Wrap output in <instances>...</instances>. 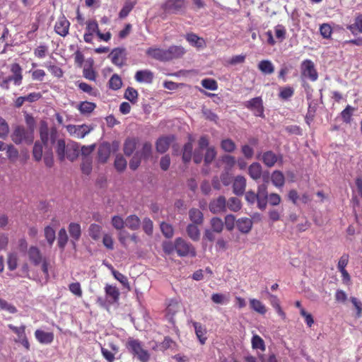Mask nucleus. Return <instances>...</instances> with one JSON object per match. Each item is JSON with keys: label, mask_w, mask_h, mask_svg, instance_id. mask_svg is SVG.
I'll return each instance as SVG.
<instances>
[{"label": "nucleus", "mask_w": 362, "mask_h": 362, "mask_svg": "<svg viewBox=\"0 0 362 362\" xmlns=\"http://www.w3.org/2000/svg\"><path fill=\"white\" fill-rule=\"evenodd\" d=\"M41 143L47 147L48 144H55V153L60 162L65 159L70 162L76 160L79 156V144L72 140L58 139L59 133L55 127L48 128L45 122L41 124L40 127Z\"/></svg>", "instance_id": "f257e3e1"}, {"label": "nucleus", "mask_w": 362, "mask_h": 362, "mask_svg": "<svg viewBox=\"0 0 362 362\" xmlns=\"http://www.w3.org/2000/svg\"><path fill=\"white\" fill-rule=\"evenodd\" d=\"M125 347L129 354L134 358H136L141 362H148L149 360V354L147 350L144 349L141 341L132 337L128 338L125 343Z\"/></svg>", "instance_id": "f03ea898"}, {"label": "nucleus", "mask_w": 362, "mask_h": 362, "mask_svg": "<svg viewBox=\"0 0 362 362\" xmlns=\"http://www.w3.org/2000/svg\"><path fill=\"white\" fill-rule=\"evenodd\" d=\"M175 252L180 257H195L197 255L196 248L192 243L178 237L175 238Z\"/></svg>", "instance_id": "7ed1b4c3"}, {"label": "nucleus", "mask_w": 362, "mask_h": 362, "mask_svg": "<svg viewBox=\"0 0 362 362\" xmlns=\"http://www.w3.org/2000/svg\"><path fill=\"white\" fill-rule=\"evenodd\" d=\"M34 136L33 131L26 130L22 126H18L14 129L11 134V140L16 144H31L33 142Z\"/></svg>", "instance_id": "20e7f679"}, {"label": "nucleus", "mask_w": 362, "mask_h": 362, "mask_svg": "<svg viewBox=\"0 0 362 362\" xmlns=\"http://www.w3.org/2000/svg\"><path fill=\"white\" fill-rule=\"evenodd\" d=\"M245 108L252 111L255 117L264 118L263 100L261 97H256L244 102Z\"/></svg>", "instance_id": "39448f33"}, {"label": "nucleus", "mask_w": 362, "mask_h": 362, "mask_svg": "<svg viewBox=\"0 0 362 362\" xmlns=\"http://www.w3.org/2000/svg\"><path fill=\"white\" fill-rule=\"evenodd\" d=\"M301 75L308 78L312 81H316L318 78V73L315 68V64L310 59H305L300 64Z\"/></svg>", "instance_id": "423d86ee"}, {"label": "nucleus", "mask_w": 362, "mask_h": 362, "mask_svg": "<svg viewBox=\"0 0 362 362\" xmlns=\"http://www.w3.org/2000/svg\"><path fill=\"white\" fill-rule=\"evenodd\" d=\"M162 9L165 13L177 14L185 9V0H166Z\"/></svg>", "instance_id": "0eeeda50"}, {"label": "nucleus", "mask_w": 362, "mask_h": 362, "mask_svg": "<svg viewBox=\"0 0 362 362\" xmlns=\"http://www.w3.org/2000/svg\"><path fill=\"white\" fill-rule=\"evenodd\" d=\"M209 210L214 214L226 213L227 210L226 197L221 195L211 200L209 203Z\"/></svg>", "instance_id": "6e6552de"}, {"label": "nucleus", "mask_w": 362, "mask_h": 362, "mask_svg": "<svg viewBox=\"0 0 362 362\" xmlns=\"http://www.w3.org/2000/svg\"><path fill=\"white\" fill-rule=\"evenodd\" d=\"M112 63L122 67L125 64L126 49L123 47H116L111 51L110 54Z\"/></svg>", "instance_id": "1a4fd4ad"}, {"label": "nucleus", "mask_w": 362, "mask_h": 362, "mask_svg": "<svg viewBox=\"0 0 362 362\" xmlns=\"http://www.w3.org/2000/svg\"><path fill=\"white\" fill-rule=\"evenodd\" d=\"M67 132L70 135H73L78 139H82L88 134L90 132V129L88 126L83 124L80 126L76 125H68L66 127Z\"/></svg>", "instance_id": "9d476101"}, {"label": "nucleus", "mask_w": 362, "mask_h": 362, "mask_svg": "<svg viewBox=\"0 0 362 362\" xmlns=\"http://www.w3.org/2000/svg\"><path fill=\"white\" fill-rule=\"evenodd\" d=\"M185 54V49L180 45H171L165 49L167 62L181 58Z\"/></svg>", "instance_id": "9b49d317"}, {"label": "nucleus", "mask_w": 362, "mask_h": 362, "mask_svg": "<svg viewBox=\"0 0 362 362\" xmlns=\"http://www.w3.org/2000/svg\"><path fill=\"white\" fill-rule=\"evenodd\" d=\"M70 22L64 16L59 17L54 25V30L60 36L65 37L68 35Z\"/></svg>", "instance_id": "f8f14e48"}, {"label": "nucleus", "mask_w": 362, "mask_h": 362, "mask_svg": "<svg viewBox=\"0 0 362 362\" xmlns=\"http://www.w3.org/2000/svg\"><path fill=\"white\" fill-rule=\"evenodd\" d=\"M146 54L151 57L153 59L158 60L161 62H167L166 54H165V49L161 47H151L146 50Z\"/></svg>", "instance_id": "ddd939ff"}, {"label": "nucleus", "mask_w": 362, "mask_h": 362, "mask_svg": "<svg viewBox=\"0 0 362 362\" xmlns=\"http://www.w3.org/2000/svg\"><path fill=\"white\" fill-rule=\"evenodd\" d=\"M138 144V137H127L123 144V153L127 156H132L136 150Z\"/></svg>", "instance_id": "4468645a"}, {"label": "nucleus", "mask_w": 362, "mask_h": 362, "mask_svg": "<svg viewBox=\"0 0 362 362\" xmlns=\"http://www.w3.org/2000/svg\"><path fill=\"white\" fill-rule=\"evenodd\" d=\"M27 255H28L30 262L34 266H38L40 263L46 261L45 258L42 255L40 250L36 246H30L28 252H27Z\"/></svg>", "instance_id": "2eb2a0df"}, {"label": "nucleus", "mask_w": 362, "mask_h": 362, "mask_svg": "<svg viewBox=\"0 0 362 362\" xmlns=\"http://www.w3.org/2000/svg\"><path fill=\"white\" fill-rule=\"evenodd\" d=\"M11 72L12 75L8 76V78L12 80L16 86H21L23 80L21 66L18 63H13L11 65Z\"/></svg>", "instance_id": "dca6fc26"}, {"label": "nucleus", "mask_w": 362, "mask_h": 362, "mask_svg": "<svg viewBox=\"0 0 362 362\" xmlns=\"http://www.w3.org/2000/svg\"><path fill=\"white\" fill-rule=\"evenodd\" d=\"M34 336L38 343L44 345L51 344L54 339V334L53 332H45L42 329H36L34 332Z\"/></svg>", "instance_id": "f3484780"}, {"label": "nucleus", "mask_w": 362, "mask_h": 362, "mask_svg": "<svg viewBox=\"0 0 362 362\" xmlns=\"http://www.w3.org/2000/svg\"><path fill=\"white\" fill-rule=\"evenodd\" d=\"M174 140L173 136H166L158 138L156 141V150L160 153H166L170 148L171 142Z\"/></svg>", "instance_id": "a211bd4d"}, {"label": "nucleus", "mask_w": 362, "mask_h": 362, "mask_svg": "<svg viewBox=\"0 0 362 362\" xmlns=\"http://www.w3.org/2000/svg\"><path fill=\"white\" fill-rule=\"evenodd\" d=\"M246 187V180L245 177L238 175L235 177L233 182V192L237 196L243 195Z\"/></svg>", "instance_id": "6ab92c4d"}, {"label": "nucleus", "mask_w": 362, "mask_h": 362, "mask_svg": "<svg viewBox=\"0 0 362 362\" xmlns=\"http://www.w3.org/2000/svg\"><path fill=\"white\" fill-rule=\"evenodd\" d=\"M279 160H282L281 156H277L272 151H267L262 153V160L267 168L274 167Z\"/></svg>", "instance_id": "aec40b11"}, {"label": "nucleus", "mask_w": 362, "mask_h": 362, "mask_svg": "<svg viewBox=\"0 0 362 362\" xmlns=\"http://www.w3.org/2000/svg\"><path fill=\"white\" fill-rule=\"evenodd\" d=\"M97 153L98 160L102 163H106L111 153L110 144L107 142L100 144L99 148H98Z\"/></svg>", "instance_id": "412c9836"}, {"label": "nucleus", "mask_w": 362, "mask_h": 362, "mask_svg": "<svg viewBox=\"0 0 362 362\" xmlns=\"http://www.w3.org/2000/svg\"><path fill=\"white\" fill-rule=\"evenodd\" d=\"M134 156L142 158L145 161L149 160L152 156V144L149 141L144 142L141 149L137 150Z\"/></svg>", "instance_id": "4be33fe9"}, {"label": "nucleus", "mask_w": 362, "mask_h": 362, "mask_svg": "<svg viewBox=\"0 0 362 362\" xmlns=\"http://www.w3.org/2000/svg\"><path fill=\"white\" fill-rule=\"evenodd\" d=\"M104 290L105 293H106V297L108 303H115L118 302L119 292L116 286H112L110 284H106V286H105Z\"/></svg>", "instance_id": "5701e85b"}, {"label": "nucleus", "mask_w": 362, "mask_h": 362, "mask_svg": "<svg viewBox=\"0 0 362 362\" xmlns=\"http://www.w3.org/2000/svg\"><path fill=\"white\" fill-rule=\"evenodd\" d=\"M236 226L238 230L241 233L248 234L252 228V219L245 217L238 218L236 221Z\"/></svg>", "instance_id": "b1692460"}, {"label": "nucleus", "mask_w": 362, "mask_h": 362, "mask_svg": "<svg viewBox=\"0 0 362 362\" xmlns=\"http://www.w3.org/2000/svg\"><path fill=\"white\" fill-rule=\"evenodd\" d=\"M189 218L194 225H202L204 222V214L199 209L192 208L189 210Z\"/></svg>", "instance_id": "393cba45"}, {"label": "nucleus", "mask_w": 362, "mask_h": 362, "mask_svg": "<svg viewBox=\"0 0 362 362\" xmlns=\"http://www.w3.org/2000/svg\"><path fill=\"white\" fill-rule=\"evenodd\" d=\"M134 78L139 83H151L153 81V73L148 70L138 71L134 75Z\"/></svg>", "instance_id": "a878e982"}, {"label": "nucleus", "mask_w": 362, "mask_h": 362, "mask_svg": "<svg viewBox=\"0 0 362 362\" xmlns=\"http://www.w3.org/2000/svg\"><path fill=\"white\" fill-rule=\"evenodd\" d=\"M248 175L255 180H259L262 175V167L257 162H253L248 167Z\"/></svg>", "instance_id": "bb28decb"}, {"label": "nucleus", "mask_w": 362, "mask_h": 362, "mask_svg": "<svg viewBox=\"0 0 362 362\" xmlns=\"http://www.w3.org/2000/svg\"><path fill=\"white\" fill-rule=\"evenodd\" d=\"M258 69L264 75H270L274 72V66L269 59H263L259 62Z\"/></svg>", "instance_id": "cd10ccee"}, {"label": "nucleus", "mask_w": 362, "mask_h": 362, "mask_svg": "<svg viewBox=\"0 0 362 362\" xmlns=\"http://www.w3.org/2000/svg\"><path fill=\"white\" fill-rule=\"evenodd\" d=\"M271 181L274 186L281 188L285 184V177L281 170H275L271 175Z\"/></svg>", "instance_id": "c85d7f7f"}, {"label": "nucleus", "mask_w": 362, "mask_h": 362, "mask_svg": "<svg viewBox=\"0 0 362 362\" xmlns=\"http://www.w3.org/2000/svg\"><path fill=\"white\" fill-rule=\"evenodd\" d=\"M141 221L136 215H129L125 219V226L132 230H136L140 227Z\"/></svg>", "instance_id": "c756f323"}, {"label": "nucleus", "mask_w": 362, "mask_h": 362, "mask_svg": "<svg viewBox=\"0 0 362 362\" xmlns=\"http://www.w3.org/2000/svg\"><path fill=\"white\" fill-rule=\"evenodd\" d=\"M198 225L189 224L186 227V233H187L188 237L193 241H197L200 238V230L197 228Z\"/></svg>", "instance_id": "7c9ffc66"}, {"label": "nucleus", "mask_w": 362, "mask_h": 362, "mask_svg": "<svg viewBox=\"0 0 362 362\" xmlns=\"http://www.w3.org/2000/svg\"><path fill=\"white\" fill-rule=\"evenodd\" d=\"M211 230L216 231V233L220 234L223 230V221L217 216L212 217L210 220Z\"/></svg>", "instance_id": "2f4dec72"}, {"label": "nucleus", "mask_w": 362, "mask_h": 362, "mask_svg": "<svg viewBox=\"0 0 362 362\" xmlns=\"http://www.w3.org/2000/svg\"><path fill=\"white\" fill-rule=\"evenodd\" d=\"M241 201L237 197H230L226 201V209L230 211L238 212L241 209Z\"/></svg>", "instance_id": "473e14b6"}, {"label": "nucleus", "mask_w": 362, "mask_h": 362, "mask_svg": "<svg viewBox=\"0 0 362 362\" xmlns=\"http://www.w3.org/2000/svg\"><path fill=\"white\" fill-rule=\"evenodd\" d=\"M192 325L194 327V329H195V333L197 339H199V342L201 344H204L206 341V329L205 328L202 326V325L199 322H193Z\"/></svg>", "instance_id": "72a5a7b5"}, {"label": "nucleus", "mask_w": 362, "mask_h": 362, "mask_svg": "<svg viewBox=\"0 0 362 362\" xmlns=\"http://www.w3.org/2000/svg\"><path fill=\"white\" fill-rule=\"evenodd\" d=\"M68 231H69L71 238L75 241L78 240L81 236V225L77 223H71L68 226Z\"/></svg>", "instance_id": "f704fd0d"}, {"label": "nucleus", "mask_w": 362, "mask_h": 362, "mask_svg": "<svg viewBox=\"0 0 362 362\" xmlns=\"http://www.w3.org/2000/svg\"><path fill=\"white\" fill-rule=\"evenodd\" d=\"M192 143L191 141H189L185 144L184 148H182V162L188 163L190 161L192 157Z\"/></svg>", "instance_id": "c9c22d12"}, {"label": "nucleus", "mask_w": 362, "mask_h": 362, "mask_svg": "<svg viewBox=\"0 0 362 362\" xmlns=\"http://www.w3.org/2000/svg\"><path fill=\"white\" fill-rule=\"evenodd\" d=\"M355 111V107L348 105L344 110L341 112V117L342 122L349 124L351 122L353 113Z\"/></svg>", "instance_id": "e433bc0d"}, {"label": "nucleus", "mask_w": 362, "mask_h": 362, "mask_svg": "<svg viewBox=\"0 0 362 362\" xmlns=\"http://www.w3.org/2000/svg\"><path fill=\"white\" fill-rule=\"evenodd\" d=\"M185 39L187 41L189 42V44L197 47L200 48L202 47L204 45L203 38H200L199 37H198L197 35L193 33L187 34L185 36Z\"/></svg>", "instance_id": "4c0bfd02"}, {"label": "nucleus", "mask_w": 362, "mask_h": 362, "mask_svg": "<svg viewBox=\"0 0 362 362\" xmlns=\"http://www.w3.org/2000/svg\"><path fill=\"white\" fill-rule=\"evenodd\" d=\"M112 274H113V276L116 280H117L118 281H119L120 284H122L124 288L130 291L129 280L127 279L126 276H124L119 272L115 270L114 268H112Z\"/></svg>", "instance_id": "58836bf2"}, {"label": "nucleus", "mask_w": 362, "mask_h": 362, "mask_svg": "<svg viewBox=\"0 0 362 362\" xmlns=\"http://www.w3.org/2000/svg\"><path fill=\"white\" fill-rule=\"evenodd\" d=\"M138 92L136 88L127 87L124 92V98L129 103L135 104L137 102Z\"/></svg>", "instance_id": "ea45409f"}, {"label": "nucleus", "mask_w": 362, "mask_h": 362, "mask_svg": "<svg viewBox=\"0 0 362 362\" xmlns=\"http://www.w3.org/2000/svg\"><path fill=\"white\" fill-rule=\"evenodd\" d=\"M96 107V105L92 102H82L78 105V110L82 114H90Z\"/></svg>", "instance_id": "a19ab883"}, {"label": "nucleus", "mask_w": 362, "mask_h": 362, "mask_svg": "<svg viewBox=\"0 0 362 362\" xmlns=\"http://www.w3.org/2000/svg\"><path fill=\"white\" fill-rule=\"evenodd\" d=\"M216 152L213 146L208 147L204 156V163L205 165H209L215 159Z\"/></svg>", "instance_id": "79ce46f5"}, {"label": "nucleus", "mask_w": 362, "mask_h": 362, "mask_svg": "<svg viewBox=\"0 0 362 362\" xmlns=\"http://www.w3.org/2000/svg\"><path fill=\"white\" fill-rule=\"evenodd\" d=\"M134 2L130 0H127L124 3V6H122V8L119 12V18H124L127 17L134 8Z\"/></svg>", "instance_id": "37998d69"}, {"label": "nucleus", "mask_w": 362, "mask_h": 362, "mask_svg": "<svg viewBox=\"0 0 362 362\" xmlns=\"http://www.w3.org/2000/svg\"><path fill=\"white\" fill-rule=\"evenodd\" d=\"M101 227L95 223H92L88 228V235L93 240H98L100 238Z\"/></svg>", "instance_id": "c03bdc74"}, {"label": "nucleus", "mask_w": 362, "mask_h": 362, "mask_svg": "<svg viewBox=\"0 0 362 362\" xmlns=\"http://www.w3.org/2000/svg\"><path fill=\"white\" fill-rule=\"evenodd\" d=\"M252 347L255 349H260L262 351H264L266 350V345L260 337L257 334L252 335Z\"/></svg>", "instance_id": "a18cd8bd"}, {"label": "nucleus", "mask_w": 362, "mask_h": 362, "mask_svg": "<svg viewBox=\"0 0 362 362\" xmlns=\"http://www.w3.org/2000/svg\"><path fill=\"white\" fill-rule=\"evenodd\" d=\"M81 168L82 173L88 175L92 172V158L90 157L82 158Z\"/></svg>", "instance_id": "49530a36"}, {"label": "nucleus", "mask_w": 362, "mask_h": 362, "mask_svg": "<svg viewBox=\"0 0 362 362\" xmlns=\"http://www.w3.org/2000/svg\"><path fill=\"white\" fill-rule=\"evenodd\" d=\"M250 306L255 312L259 313L260 315H265L267 312L266 307L263 303L256 299L250 300Z\"/></svg>", "instance_id": "de8ad7c7"}, {"label": "nucleus", "mask_w": 362, "mask_h": 362, "mask_svg": "<svg viewBox=\"0 0 362 362\" xmlns=\"http://www.w3.org/2000/svg\"><path fill=\"white\" fill-rule=\"evenodd\" d=\"M221 147L226 153H233L235 149V144L232 139H226L221 140Z\"/></svg>", "instance_id": "09e8293b"}, {"label": "nucleus", "mask_w": 362, "mask_h": 362, "mask_svg": "<svg viewBox=\"0 0 362 362\" xmlns=\"http://www.w3.org/2000/svg\"><path fill=\"white\" fill-rule=\"evenodd\" d=\"M115 168L118 172H123L127 168L126 159L122 155L116 156L114 163Z\"/></svg>", "instance_id": "8fccbe9b"}, {"label": "nucleus", "mask_w": 362, "mask_h": 362, "mask_svg": "<svg viewBox=\"0 0 362 362\" xmlns=\"http://www.w3.org/2000/svg\"><path fill=\"white\" fill-rule=\"evenodd\" d=\"M351 33H354L355 30L362 33V14L356 16L355 22L347 27Z\"/></svg>", "instance_id": "3c124183"}, {"label": "nucleus", "mask_w": 362, "mask_h": 362, "mask_svg": "<svg viewBox=\"0 0 362 362\" xmlns=\"http://www.w3.org/2000/svg\"><path fill=\"white\" fill-rule=\"evenodd\" d=\"M108 85H110L111 90H118L122 86V78H119V75L113 74L110 81H108Z\"/></svg>", "instance_id": "603ef678"}, {"label": "nucleus", "mask_w": 362, "mask_h": 362, "mask_svg": "<svg viewBox=\"0 0 362 362\" xmlns=\"http://www.w3.org/2000/svg\"><path fill=\"white\" fill-rule=\"evenodd\" d=\"M43 154V145L38 141L34 144L33 156V158L37 161H40L42 155Z\"/></svg>", "instance_id": "864d4df0"}, {"label": "nucleus", "mask_w": 362, "mask_h": 362, "mask_svg": "<svg viewBox=\"0 0 362 362\" xmlns=\"http://www.w3.org/2000/svg\"><path fill=\"white\" fill-rule=\"evenodd\" d=\"M160 228H161V231L164 237L167 238L173 237L174 229L171 225L166 222H162L161 224H160Z\"/></svg>", "instance_id": "5fc2aeb1"}, {"label": "nucleus", "mask_w": 362, "mask_h": 362, "mask_svg": "<svg viewBox=\"0 0 362 362\" xmlns=\"http://www.w3.org/2000/svg\"><path fill=\"white\" fill-rule=\"evenodd\" d=\"M44 233L45 240H47L49 245L52 246L56 238L54 229L48 226L45 228Z\"/></svg>", "instance_id": "6e6d98bb"}, {"label": "nucleus", "mask_w": 362, "mask_h": 362, "mask_svg": "<svg viewBox=\"0 0 362 362\" xmlns=\"http://www.w3.org/2000/svg\"><path fill=\"white\" fill-rule=\"evenodd\" d=\"M68 240V236L66 233V230L64 228H62L59 230L58 233V246L62 250H64V247L66 245Z\"/></svg>", "instance_id": "4d7b16f0"}, {"label": "nucleus", "mask_w": 362, "mask_h": 362, "mask_svg": "<svg viewBox=\"0 0 362 362\" xmlns=\"http://www.w3.org/2000/svg\"><path fill=\"white\" fill-rule=\"evenodd\" d=\"M201 85L207 90H216L218 89V83L214 79L207 78L201 81Z\"/></svg>", "instance_id": "13d9d810"}, {"label": "nucleus", "mask_w": 362, "mask_h": 362, "mask_svg": "<svg viewBox=\"0 0 362 362\" xmlns=\"http://www.w3.org/2000/svg\"><path fill=\"white\" fill-rule=\"evenodd\" d=\"M236 221L234 215H226L225 221H223V227L226 226V230L233 231Z\"/></svg>", "instance_id": "bf43d9fd"}, {"label": "nucleus", "mask_w": 362, "mask_h": 362, "mask_svg": "<svg viewBox=\"0 0 362 362\" xmlns=\"http://www.w3.org/2000/svg\"><path fill=\"white\" fill-rule=\"evenodd\" d=\"M293 88L291 86H286L281 88L279 96L283 100H288L293 95Z\"/></svg>", "instance_id": "052dcab7"}, {"label": "nucleus", "mask_w": 362, "mask_h": 362, "mask_svg": "<svg viewBox=\"0 0 362 362\" xmlns=\"http://www.w3.org/2000/svg\"><path fill=\"white\" fill-rule=\"evenodd\" d=\"M320 33L325 39H329L332 34V28L329 23H322L320 26Z\"/></svg>", "instance_id": "680f3d73"}, {"label": "nucleus", "mask_w": 362, "mask_h": 362, "mask_svg": "<svg viewBox=\"0 0 362 362\" xmlns=\"http://www.w3.org/2000/svg\"><path fill=\"white\" fill-rule=\"evenodd\" d=\"M0 308L8 311L11 314H15L18 312V309L16 308L15 305L7 303L6 300L0 298Z\"/></svg>", "instance_id": "e2e57ef3"}, {"label": "nucleus", "mask_w": 362, "mask_h": 362, "mask_svg": "<svg viewBox=\"0 0 362 362\" xmlns=\"http://www.w3.org/2000/svg\"><path fill=\"white\" fill-rule=\"evenodd\" d=\"M6 156L11 161H15L18 157V151L13 145H8V148L6 150Z\"/></svg>", "instance_id": "0e129e2a"}, {"label": "nucleus", "mask_w": 362, "mask_h": 362, "mask_svg": "<svg viewBox=\"0 0 362 362\" xmlns=\"http://www.w3.org/2000/svg\"><path fill=\"white\" fill-rule=\"evenodd\" d=\"M86 33H95L97 34L98 32H100V30H98V25L96 22V21H89L86 22Z\"/></svg>", "instance_id": "69168bd1"}, {"label": "nucleus", "mask_w": 362, "mask_h": 362, "mask_svg": "<svg viewBox=\"0 0 362 362\" xmlns=\"http://www.w3.org/2000/svg\"><path fill=\"white\" fill-rule=\"evenodd\" d=\"M221 160L226 165V171H229L235 163V158L229 155L222 156Z\"/></svg>", "instance_id": "338daca9"}, {"label": "nucleus", "mask_w": 362, "mask_h": 362, "mask_svg": "<svg viewBox=\"0 0 362 362\" xmlns=\"http://www.w3.org/2000/svg\"><path fill=\"white\" fill-rule=\"evenodd\" d=\"M143 229L144 233L148 235L153 233V222L151 218H145L143 221Z\"/></svg>", "instance_id": "774afa93"}]
</instances>
